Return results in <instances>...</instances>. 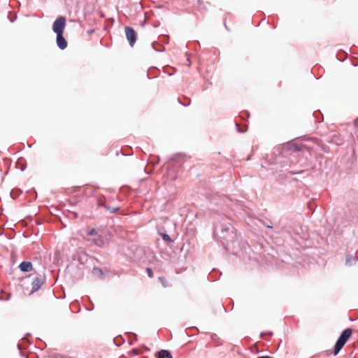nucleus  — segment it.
<instances>
[{
	"label": "nucleus",
	"mask_w": 358,
	"mask_h": 358,
	"mask_svg": "<svg viewBox=\"0 0 358 358\" xmlns=\"http://www.w3.org/2000/svg\"><path fill=\"white\" fill-rule=\"evenodd\" d=\"M352 334V330L350 329H345L340 337L338 338L337 342L336 343L334 354L336 355L339 351L342 349L343 345L347 342L348 339Z\"/></svg>",
	"instance_id": "obj_1"
},
{
	"label": "nucleus",
	"mask_w": 358,
	"mask_h": 358,
	"mask_svg": "<svg viewBox=\"0 0 358 358\" xmlns=\"http://www.w3.org/2000/svg\"><path fill=\"white\" fill-rule=\"evenodd\" d=\"M65 27L66 18L63 16H60L54 22L52 30L56 34H63Z\"/></svg>",
	"instance_id": "obj_2"
},
{
	"label": "nucleus",
	"mask_w": 358,
	"mask_h": 358,
	"mask_svg": "<svg viewBox=\"0 0 358 358\" xmlns=\"http://www.w3.org/2000/svg\"><path fill=\"white\" fill-rule=\"evenodd\" d=\"M125 34L129 45L132 47L136 41V34L134 29L129 27H125Z\"/></svg>",
	"instance_id": "obj_3"
},
{
	"label": "nucleus",
	"mask_w": 358,
	"mask_h": 358,
	"mask_svg": "<svg viewBox=\"0 0 358 358\" xmlns=\"http://www.w3.org/2000/svg\"><path fill=\"white\" fill-rule=\"evenodd\" d=\"M43 282H44V280L43 278H39V277H36L31 284L32 285V290L31 292V294L38 290L39 288L43 285Z\"/></svg>",
	"instance_id": "obj_4"
},
{
	"label": "nucleus",
	"mask_w": 358,
	"mask_h": 358,
	"mask_svg": "<svg viewBox=\"0 0 358 358\" xmlns=\"http://www.w3.org/2000/svg\"><path fill=\"white\" fill-rule=\"evenodd\" d=\"M57 45L61 49L64 50L67 47V42L63 36V34H57Z\"/></svg>",
	"instance_id": "obj_5"
},
{
	"label": "nucleus",
	"mask_w": 358,
	"mask_h": 358,
	"mask_svg": "<svg viewBox=\"0 0 358 358\" xmlns=\"http://www.w3.org/2000/svg\"><path fill=\"white\" fill-rule=\"evenodd\" d=\"M19 268L23 272H28L32 270V264L29 262H22L20 264Z\"/></svg>",
	"instance_id": "obj_6"
},
{
	"label": "nucleus",
	"mask_w": 358,
	"mask_h": 358,
	"mask_svg": "<svg viewBox=\"0 0 358 358\" xmlns=\"http://www.w3.org/2000/svg\"><path fill=\"white\" fill-rule=\"evenodd\" d=\"M158 358H173L170 352L166 350H162L158 352Z\"/></svg>",
	"instance_id": "obj_7"
},
{
	"label": "nucleus",
	"mask_w": 358,
	"mask_h": 358,
	"mask_svg": "<svg viewBox=\"0 0 358 358\" xmlns=\"http://www.w3.org/2000/svg\"><path fill=\"white\" fill-rule=\"evenodd\" d=\"M355 262V257H354L352 255H348L346 256L345 258V264L347 265H352Z\"/></svg>",
	"instance_id": "obj_8"
},
{
	"label": "nucleus",
	"mask_w": 358,
	"mask_h": 358,
	"mask_svg": "<svg viewBox=\"0 0 358 358\" xmlns=\"http://www.w3.org/2000/svg\"><path fill=\"white\" fill-rule=\"evenodd\" d=\"M94 243L98 246H101L104 244V238L99 235L97 238L94 239Z\"/></svg>",
	"instance_id": "obj_9"
},
{
	"label": "nucleus",
	"mask_w": 358,
	"mask_h": 358,
	"mask_svg": "<svg viewBox=\"0 0 358 358\" xmlns=\"http://www.w3.org/2000/svg\"><path fill=\"white\" fill-rule=\"evenodd\" d=\"M160 235L164 241H166L167 243L173 241L172 239L170 238V236L168 234H166L165 233H161Z\"/></svg>",
	"instance_id": "obj_10"
},
{
	"label": "nucleus",
	"mask_w": 358,
	"mask_h": 358,
	"mask_svg": "<svg viewBox=\"0 0 358 358\" xmlns=\"http://www.w3.org/2000/svg\"><path fill=\"white\" fill-rule=\"evenodd\" d=\"M169 40V36L163 35L160 36V41L162 43H168Z\"/></svg>",
	"instance_id": "obj_11"
},
{
	"label": "nucleus",
	"mask_w": 358,
	"mask_h": 358,
	"mask_svg": "<svg viewBox=\"0 0 358 358\" xmlns=\"http://www.w3.org/2000/svg\"><path fill=\"white\" fill-rule=\"evenodd\" d=\"M10 298V294H6V296H4L3 294H1L0 295V300L1 301H8Z\"/></svg>",
	"instance_id": "obj_12"
},
{
	"label": "nucleus",
	"mask_w": 358,
	"mask_h": 358,
	"mask_svg": "<svg viewBox=\"0 0 358 358\" xmlns=\"http://www.w3.org/2000/svg\"><path fill=\"white\" fill-rule=\"evenodd\" d=\"M122 338L117 337L114 338V343L116 345H120L122 344Z\"/></svg>",
	"instance_id": "obj_13"
},
{
	"label": "nucleus",
	"mask_w": 358,
	"mask_h": 358,
	"mask_svg": "<svg viewBox=\"0 0 358 358\" xmlns=\"http://www.w3.org/2000/svg\"><path fill=\"white\" fill-rule=\"evenodd\" d=\"M88 235H90V236H96V235H98V232L96 229H90L89 231H88Z\"/></svg>",
	"instance_id": "obj_14"
},
{
	"label": "nucleus",
	"mask_w": 358,
	"mask_h": 358,
	"mask_svg": "<svg viewBox=\"0 0 358 358\" xmlns=\"http://www.w3.org/2000/svg\"><path fill=\"white\" fill-rule=\"evenodd\" d=\"M157 43L156 42H153L152 43V46L153 48V49H155L156 51H159V52H162V51H164V48H162V49H158L157 47H156V45Z\"/></svg>",
	"instance_id": "obj_15"
},
{
	"label": "nucleus",
	"mask_w": 358,
	"mask_h": 358,
	"mask_svg": "<svg viewBox=\"0 0 358 358\" xmlns=\"http://www.w3.org/2000/svg\"><path fill=\"white\" fill-rule=\"evenodd\" d=\"M185 100H186V101H185V102H182L180 99H179V101H180L182 105H184V106H186L189 105V103H190V99H188V98H186V99H185Z\"/></svg>",
	"instance_id": "obj_16"
},
{
	"label": "nucleus",
	"mask_w": 358,
	"mask_h": 358,
	"mask_svg": "<svg viewBox=\"0 0 358 358\" xmlns=\"http://www.w3.org/2000/svg\"><path fill=\"white\" fill-rule=\"evenodd\" d=\"M93 273L95 275H101L102 274V271L99 268H94L93 271Z\"/></svg>",
	"instance_id": "obj_17"
},
{
	"label": "nucleus",
	"mask_w": 358,
	"mask_h": 358,
	"mask_svg": "<svg viewBox=\"0 0 358 358\" xmlns=\"http://www.w3.org/2000/svg\"><path fill=\"white\" fill-rule=\"evenodd\" d=\"M147 271H148V274L149 277H150V278L152 277L153 273H152V270L150 268H147Z\"/></svg>",
	"instance_id": "obj_18"
},
{
	"label": "nucleus",
	"mask_w": 358,
	"mask_h": 358,
	"mask_svg": "<svg viewBox=\"0 0 358 358\" xmlns=\"http://www.w3.org/2000/svg\"><path fill=\"white\" fill-rule=\"evenodd\" d=\"M108 210L111 213H115L118 210V208H109Z\"/></svg>",
	"instance_id": "obj_19"
},
{
	"label": "nucleus",
	"mask_w": 358,
	"mask_h": 358,
	"mask_svg": "<svg viewBox=\"0 0 358 358\" xmlns=\"http://www.w3.org/2000/svg\"><path fill=\"white\" fill-rule=\"evenodd\" d=\"M214 232L215 234L218 235V234H219V227L218 226L215 227Z\"/></svg>",
	"instance_id": "obj_20"
},
{
	"label": "nucleus",
	"mask_w": 358,
	"mask_h": 358,
	"mask_svg": "<svg viewBox=\"0 0 358 358\" xmlns=\"http://www.w3.org/2000/svg\"><path fill=\"white\" fill-rule=\"evenodd\" d=\"M227 229H225V228H223L222 229V233L224 234L225 232V230H227Z\"/></svg>",
	"instance_id": "obj_21"
},
{
	"label": "nucleus",
	"mask_w": 358,
	"mask_h": 358,
	"mask_svg": "<svg viewBox=\"0 0 358 358\" xmlns=\"http://www.w3.org/2000/svg\"><path fill=\"white\" fill-rule=\"evenodd\" d=\"M133 351L135 352V354H136V355L138 354V351H137V350L134 349V350H133Z\"/></svg>",
	"instance_id": "obj_22"
},
{
	"label": "nucleus",
	"mask_w": 358,
	"mask_h": 358,
	"mask_svg": "<svg viewBox=\"0 0 358 358\" xmlns=\"http://www.w3.org/2000/svg\"><path fill=\"white\" fill-rule=\"evenodd\" d=\"M221 238H226V236H225V235H224V234H223V235L221 236Z\"/></svg>",
	"instance_id": "obj_23"
},
{
	"label": "nucleus",
	"mask_w": 358,
	"mask_h": 358,
	"mask_svg": "<svg viewBox=\"0 0 358 358\" xmlns=\"http://www.w3.org/2000/svg\"><path fill=\"white\" fill-rule=\"evenodd\" d=\"M268 336H271V335H272V333H271V332H268Z\"/></svg>",
	"instance_id": "obj_24"
},
{
	"label": "nucleus",
	"mask_w": 358,
	"mask_h": 358,
	"mask_svg": "<svg viewBox=\"0 0 358 358\" xmlns=\"http://www.w3.org/2000/svg\"><path fill=\"white\" fill-rule=\"evenodd\" d=\"M238 131H239L240 132H244V130L238 129Z\"/></svg>",
	"instance_id": "obj_25"
},
{
	"label": "nucleus",
	"mask_w": 358,
	"mask_h": 358,
	"mask_svg": "<svg viewBox=\"0 0 358 358\" xmlns=\"http://www.w3.org/2000/svg\"><path fill=\"white\" fill-rule=\"evenodd\" d=\"M245 113L247 115V116L249 115V113L248 112H245Z\"/></svg>",
	"instance_id": "obj_26"
},
{
	"label": "nucleus",
	"mask_w": 358,
	"mask_h": 358,
	"mask_svg": "<svg viewBox=\"0 0 358 358\" xmlns=\"http://www.w3.org/2000/svg\"><path fill=\"white\" fill-rule=\"evenodd\" d=\"M357 258H358V255H357Z\"/></svg>",
	"instance_id": "obj_27"
}]
</instances>
